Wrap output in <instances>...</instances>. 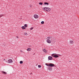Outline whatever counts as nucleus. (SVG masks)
Masks as SVG:
<instances>
[{
	"label": "nucleus",
	"mask_w": 79,
	"mask_h": 79,
	"mask_svg": "<svg viewBox=\"0 0 79 79\" xmlns=\"http://www.w3.org/2000/svg\"><path fill=\"white\" fill-rule=\"evenodd\" d=\"M41 23L42 24H44V21H42V22H41Z\"/></svg>",
	"instance_id": "obj_18"
},
{
	"label": "nucleus",
	"mask_w": 79,
	"mask_h": 79,
	"mask_svg": "<svg viewBox=\"0 0 79 79\" xmlns=\"http://www.w3.org/2000/svg\"><path fill=\"white\" fill-rule=\"evenodd\" d=\"M44 5H49V3L48 2H45L44 3Z\"/></svg>",
	"instance_id": "obj_14"
},
{
	"label": "nucleus",
	"mask_w": 79,
	"mask_h": 79,
	"mask_svg": "<svg viewBox=\"0 0 79 79\" xmlns=\"http://www.w3.org/2000/svg\"><path fill=\"white\" fill-rule=\"evenodd\" d=\"M54 54H53L52 55V56H53V57H54Z\"/></svg>",
	"instance_id": "obj_19"
},
{
	"label": "nucleus",
	"mask_w": 79,
	"mask_h": 79,
	"mask_svg": "<svg viewBox=\"0 0 79 79\" xmlns=\"http://www.w3.org/2000/svg\"><path fill=\"white\" fill-rule=\"evenodd\" d=\"M52 39V37H47V40H46V42L48 44H51Z\"/></svg>",
	"instance_id": "obj_1"
},
{
	"label": "nucleus",
	"mask_w": 79,
	"mask_h": 79,
	"mask_svg": "<svg viewBox=\"0 0 79 79\" xmlns=\"http://www.w3.org/2000/svg\"><path fill=\"white\" fill-rule=\"evenodd\" d=\"M23 63V62L22 61H20V64H22Z\"/></svg>",
	"instance_id": "obj_20"
},
{
	"label": "nucleus",
	"mask_w": 79,
	"mask_h": 79,
	"mask_svg": "<svg viewBox=\"0 0 79 79\" xmlns=\"http://www.w3.org/2000/svg\"><path fill=\"white\" fill-rule=\"evenodd\" d=\"M1 73H2L3 74H7L6 72H5L2 71V72H1Z\"/></svg>",
	"instance_id": "obj_10"
},
{
	"label": "nucleus",
	"mask_w": 79,
	"mask_h": 79,
	"mask_svg": "<svg viewBox=\"0 0 79 79\" xmlns=\"http://www.w3.org/2000/svg\"><path fill=\"white\" fill-rule=\"evenodd\" d=\"M69 43L70 44H73V41L72 40H70V41H69Z\"/></svg>",
	"instance_id": "obj_8"
},
{
	"label": "nucleus",
	"mask_w": 79,
	"mask_h": 79,
	"mask_svg": "<svg viewBox=\"0 0 79 79\" xmlns=\"http://www.w3.org/2000/svg\"><path fill=\"white\" fill-rule=\"evenodd\" d=\"M23 51H22V50H21V51H20V52H23Z\"/></svg>",
	"instance_id": "obj_25"
},
{
	"label": "nucleus",
	"mask_w": 79,
	"mask_h": 79,
	"mask_svg": "<svg viewBox=\"0 0 79 79\" xmlns=\"http://www.w3.org/2000/svg\"><path fill=\"white\" fill-rule=\"evenodd\" d=\"M43 3L41 2H40L39 3V4L40 5H42L43 4Z\"/></svg>",
	"instance_id": "obj_17"
},
{
	"label": "nucleus",
	"mask_w": 79,
	"mask_h": 79,
	"mask_svg": "<svg viewBox=\"0 0 79 79\" xmlns=\"http://www.w3.org/2000/svg\"><path fill=\"white\" fill-rule=\"evenodd\" d=\"M54 57L55 58H57L59 57V56L57 55H54Z\"/></svg>",
	"instance_id": "obj_15"
},
{
	"label": "nucleus",
	"mask_w": 79,
	"mask_h": 79,
	"mask_svg": "<svg viewBox=\"0 0 79 79\" xmlns=\"http://www.w3.org/2000/svg\"><path fill=\"white\" fill-rule=\"evenodd\" d=\"M45 65H47V66H48V65H49V64H45Z\"/></svg>",
	"instance_id": "obj_24"
},
{
	"label": "nucleus",
	"mask_w": 79,
	"mask_h": 79,
	"mask_svg": "<svg viewBox=\"0 0 79 79\" xmlns=\"http://www.w3.org/2000/svg\"><path fill=\"white\" fill-rule=\"evenodd\" d=\"M23 35L27 36V34L26 32H24V33H23Z\"/></svg>",
	"instance_id": "obj_12"
},
{
	"label": "nucleus",
	"mask_w": 79,
	"mask_h": 79,
	"mask_svg": "<svg viewBox=\"0 0 79 79\" xmlns=\"http://www.w3.org/2000/svg\"><path fill=\"white\" fill-rule=\"evenodd\" d=\"M31 48H28L27 50V51L28 52H29L31 51Z\"/></svg>",
	"instance_id": "obj_9"
},
{
	"label": "nucleus",
	"mask_w": 79,
	"mask_h": 79,
	"mask_svg": "<svg viewBox=\"0 0 79 79\" xmlns=\"http://www.w3.org/2000/svg\"><path fill=\"white\" fill-rule=\"evenodd\" d=\"M43 51L45 53H47L48 52L47 50L46 49H43Z\"/></svg>",
	"instance_id": "obj_7"
},
{
	"label": "nucleus",
	"mask_w": 79,
	"mask_h": 79,
	"mask_svg": "<svg viewBox=\"0 0 79 79\" xmlns=\"http://www.w3.org/2000/svg\"><path fill=\"white\" fill-rule=\"evenodd\" d=\"M5 60V59H4V60Z\"/></svg>",
	"instance_id": "obj_26"
},
{
	"label": "nucleus",
	"mask_w": 79,
	"mask_h": 79,
	"mask_svg": "<svg viewBox=\"0 0 79 79\" xmlns=\"http://www.w3.org/2000/svg\"><path fill=\"white\" fill-rule=\"evenodd\" d=\"M21 28L22 29H26V27H25L24 26H23V27H22Z\"/></svg>",
	"instance_id": "obj_11"
},
{
	"label": "nucleus",
	"mask_w": 79,
	"mask_h": 79,
	"mask_svg": "<svg viewBox=\"0 0 79 79\" xmlns=\"http://www.w3.org/2000/svg\"><path fill=\"white\" fill-rule=\"evenodd\" d=\"M69 62H71V61H69Z\"/></svg>",
	"instance_id": "obj_28"
},
{
	"label": "nucleus",
	"mask_w": 79,
	"mask_h": 79,
	"mask_svg": "<svg viewBox=\"0 0 79 79\" xmlns=\"http://www.w3.org/2000/svg\"><path fill=\"white\" fill-rule=\"evenodd\" d=\"M33 16L34 17L35 19H38L39 18V16L37 15H34Z\"/></svg>",
	"instance_id": "obj_4"
},
{
	"label": "nucleus",
	"mask_w": 79,
	"mask_h": 79,
	"mask_svg": "<svg viewBox=\"0 0 79 79\" xmlns=\"http://www.w3.org/2000/svg\"><path fill=\"white\" fill-rule=\"evenodd\" d=\"M43 9L44 11L46 12H49L51 10V9L50 8L47 7H43Z\"/></svg>",
	"instance_id": "obj_2"
},
{
	"label": "nucleus",
	"mask_w": 79,
	"mask_h": 79,
	"mask_svg": "<svg viewBox=\"0 0 79 79\" xmlns=\"http://www.w3.org/2000/svg\"><path fill=\"white\" fill-rule=\"evenodd\" d=\"M3 16V15H0V18H1V17H2Z\"/></svg>",
	"instance_id": "obj_23"
},
{
	"label": "nucleus",
	"mask_w": 79,
	"mask_h": 79,
	"mask_svg": "<svg viewBox=\"0 0 79 79\" xmlns=\"http://www.w3.org/2000/svg\"><path fill=\"white\" fill-rule=\"evenodd\" d=\"M48 59L50 60H52V57H51L50 56H49L48 57Z\"/></svg>",
	"instance_id": "obj_6"
},
{
	"label": "nucleus",
	"mask_w": 79,
	"mask_h": 79,
	"mask_svg": "<svg viewBox=\"0 0 79 79\" xmlns=\"http://www.w3.org/2000/svg\"><path fill=\"white\" fill-rule=\"evenodd\" d=\"M24 26L25 27H27V24H25V25H24Z\"/></svg>",
	"instance_id": "obj_16"
},
{
	"label": "nucleus",
	"mask_w": 79,
	"mask_h": 79,
	"mask_svg": "<svg viewBox=\"0 0 79 79\" xmlns=\"http://www.w3.org/2000/svg\"><path fill=\"white\" fill-rule=\"evenodd\" d=\"M48 69H49L50 71H52V68H51V67H49V68H48Z\"/></svg>",
	"instance_id": "obj_13"
},
{
	"label": "nucleus",
	"mask_w": 79,
	"mask_h": 79,
	"mask_svg": "<svg viewBox=\"0 0 79 79\" xmlns=\"http://www.w3.org/2000/svg\"><path fill=\"white\" fill-rule=\"evenodd\" d=\"M34 28L33 27H32L31 28H30V30H32Z\"/></svg>",
	"instance_id": "obj_21"
},
{
	"label": "nucleus",
	"mask_w": 79,
	"mask_h": 79,
	"mask_svg": "<svg viewBox=\"0 0 79 79\" xmlns=\"http://www.w3.org/2000/svg\"><path fill=\"white\" fill-rule=\"evenodd\" d=\"M7 62L9 63H13V61L11 59H9L8 61H7Z\"/></svg>",
	"instance_id": "obj_5"
},
{
	"label": "nucleus",
	"mask_w": 79,
	"mask_h": 79,
	"mask_svg": "<svg viewBox=\"0 0 79 79\" xmlns=\"http://www.w3.org/2000/svg\"><path fill=\"white\" fill-rule=\"evenodd\" d=\"M30 74H32V73H30Z\"/></svg>",
	"instance_id": "obj_27"
},
{
	"label": "nucleus",
	"mask_w": 79,
	"mask_h": 79,
	"mask_svg": "<svg viewBox=\"0 0 79 79\" xmlns=\"http://www.w3.org/2000/svg\"><path fill=\"white\" fill-rule=\"evenodd\" d=\"M47 66L48 67H52L54 66L55 65L53 64L50 63L48 64V65H47Z\"/></svg>",
	"instance_id": "obj_3"
},
{
	"label": "nucleus",
	"mask_w": 79,
	"mask_h": 79,
	"mask_svg": "<svg viewBox=\"0 0 79 79\" xmlns=\"http://www.w3.org/2000/svg\"><path fill=\"white\" fill-rule=\"evenodd\" d=\"M38 67H39V68H41V65H39L38 66Z\"/></svg>",
	"instance_id": "obj_22"
}]
</instances>
